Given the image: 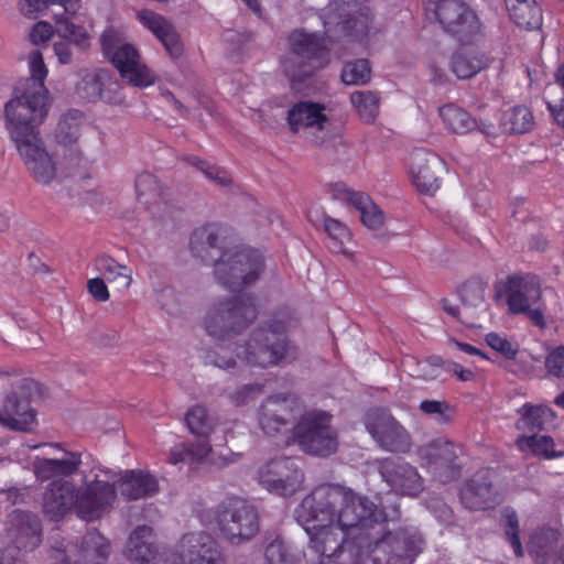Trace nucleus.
<instances>
[{
  "instance_id": "1",
  "label": "nucleus",
  "mask_w": 564,
  "mask_h": 564,
  "mask_svg": "<svg viewBox=\"0 0 564 564\" xmlns=\"http://www.w3.org/2000/svg\"><path fill=\"white\" fill-rule=\"evenodd\" d=\"M315 564H412L423 540L415 530H386L382 512L337 484L315 487L294 510Z\"/></svg>"
},
{
  "instance_id": "2",
  "label": "nucleus",
  "mask_w": 564,
  "mask_h": 564,
  "mask_svg": "<svg viewBox=\"0 0 564 564\" xmlns=\"http://www.w3.org/2000/svg\"><path fill=\"white\" fill-rule=\"evenodd\" d=\"M82 455L66 452L59 458L35 457L34 476L48 481L43 492L42 509L51 520L58 521L74 511L80 519L93 521L109 511L117 490L128 500L142 499L159 491L156 478L144 470L113 471L94 467L82 468Z\"/></svg>"
},
{
  "instance_id": "3",
  "label": "nucleus",
  "mask_w": 564,
  "mask_h": 564,
  "mask_svg": "<svg viewBox=\"0 0 564 564\" xmlns=\"http://www.w3.org/2000/svg\"><path fill=\"white\" fill-rule=\"evenodd\" d=\"M218 239L219 229L216 226L197 228L191 237V250L205 261H214L217 281L229 291L239 292L254 283L263 271L262 254L238 246L220 250Z\"/></svg>"
},
{
  "instance_id": "4",
  "label": "nucleus",
  "mask_w": 564,
  "mask_h": 564,
  "mask_svg": "<svg viewBox=\"0 0 564 564\" xmlns=\"http://www.w3.org/2000/svg\"><path fill=\"white\" fill-rule=\"evenodd\" d=\"M289 316H274L256 328L235 350L219 346L214 352L213 364L225 370H236L240 365L268 368L296 356V347L288 339Z\"/></svg>"
},
{
  "instance_id": "5",
  "label": "nucleus",
  "mask_w": 564,
  "mask_h": 564,
  "mask_svg": "<svg viewBox=\"0 0 564 564\" xmlns=\"http://www.w3.org/2000/svg\"><path fill=\"white\" fill-rule=\"evenodd\" d=\"M45 117H4V128L30 176L39 184L48 185L64 172L47 151L39 127Z\"/></svg>"
},
{
  "instance_id": "6",
  "label": "nucleus",
  "mask_w": 564,
  "mask_h": 564,
  "mask_svg": "<svg viewBox=\"0 0 564 564\" xmlns=\"http://www.w3.org/2000/svg\"><path fill=\"white\" fill-rule=\"evenodd\" d=\"M319 18L327 33L361 46L373 43L383 31L368 4L329 2Z\"/></svg>"
},
{
  "instance_id": "7",
  "label": "nucleus",
  "mask_w": 564,
  "mask_h": 564,
  "mask_svg": "<svg viewBox=\"0 0 564 564\" xmlns=\"http://www.w3.org/2000/svg\"><path fill=\"white\" fill-rule=\"evenodd\" d=\"M496 295L505 301L512 315H524L534 326H547L546 302L542 280L531 272H516L496 284Z\"/></svg>"
},
{
  "instance_id": "8",
  "label": "nucleus",
  "mask_w": 564,
  "mask_h": 564,
  "mask_svg": "<svg viewBox=\"0 0 564 564\" xmlns=\"http://www.w3.org/2000/svg\"><path fill=\"white\" fill-rule=\"evenodd\" d=\"M328 63V40L317 33L293 30L288 50L280 57V68L293 85L301 84Z\"/></svg>"
},
{
  "instance_id": "9",
  "label": "nucleus",
  "mask_w": 564,
  "mask_h": 564,
  "mask_svg": "<svg viewBox=\"0 0 564 564\" xmlns=\"http://www.w3.org/2000/svg\"><path fill=\"white\" fill-rule=\"evenodd\" d=\"M30 77L21 80L12 97L4 102V117H46L50 108V93L45 87L48 69L39 50L26 56Z\"/></svg>"
},
{
  "instance_id": "10",
  "label": "nucleus",
  "mask_w": 564,
  "mask_h": 564,
  "mask_svg": "<svg viewBox=\"0 0 564 564\" xmlns=\"http://www.w3.org/2000/svg\"><path fill=\"white\" fill-rule=\"evenodd\" d=\"M257 315V304L251 295L234 296L214 304L203 319V327L214 339L227 341L246 329Z\"/></svg>"
},
{
  "instance_id": "11",
  "label": "nucleus",
  "mask_w": 564,
  "mask_h": 564,
  "mask_svg": "<svg viewBox=\"0 0 564 564\" xmlns=\"http://www.w3.org/2000/svg\"><path fill=\"white\" fill-rule=\"evenodd\" d=\"M293 440L306 454L327 457L339 446L337 429L333 415L323 410H307L299 416L292 429Z\"/></svg>"
},
{
  "instance_id": "12",
  "label": "nucleus",
  "mask_w": 564,
  "mask_h": 564,
  "mask_svg": "<svg viewBox=\"0 0 564 564\" xmlns=\"http://www.w3.org/2000/svg\"><path fill=\"white\" fill-rule=\"evenodd\" d=\"M100 41L104 54L128 84L145 88L155 83V73L142 62L135 46L126 42L124 33L121 30L107 29Z\"/></svg>"
},
{
  "instance_id": "13",
  "label": "nucleus",
  "mask_w": 564,
  "mask_h": 564,
  "mask_svg": "<svg viewBox=\"0 0 564 564\" xmlns=\"http://www.w3.org/2000/svg\"><path fill=\"white\" fill-rule=\"evenodd\" d=\"M41 524L36 516L14 510L8 516L6 528V547L1 564H24L25 554L34 551L41 543Z\"/></svg>"
},
{
  "instance_id": "14",
  "label": "nucleus",
  "mask_w": 564,
  "mask_h": 564,
  "mask_svg": "<svg viewBox=\"0 0 564 564\" xmlns=\"http://www.w3.org/2000/svg\"><path fill=\"white\" fill-rule=\"evenodd\" d=\"M258 482L269 492L289 497L302 489L303 470L289 457H279L263 464L257 473Z\"/></svg>"
},
{
  "instance_id": "15",
  "label": "nucleus",
  "mask_w": 564,
  "mask_h": 564,
  "mask_svg": "<svg viewBox=\"0 0 564 564\" xmlns=\"http://www.w3.org/2000/svg\"><path fill=\"white\" fill-rule=\"evenodd\" d=\"M223 535L231 543L252 539L259 531V516L253 506L238 498L229 499L218 516Z\"/></svg>"
},
{
  "instance_id": "16",
  "label": "nucleus",
  "mask_w": 564,
  "mask_h": 564,
  "mask_svg": "<svg viewBox=\"0 0 564 564\" xmlns=\"http://www.w3.org/2000/svg\"><path fill=\"white\" fill-rule=\"evenodd\" d=\"M434 14L445 31L459 42L468 43L480 33V22L476 13L460 0H438Z\"/></svg>"
},
{
  "instance_id": "17",
  "label": "nucleus",
  "mask_w": 564,
  "mask_h": 564,
  "mask_svg": "<svg viewBox=\"0 0 564 564\" xmlns=\"http://www.w3.org/2000/svg\"><path fill=\"white\" fill-rule=\"evenodd\" d=\"M80 98L88 101H102L108 105L119 106L124 102V94L121 84L105 68H91L83 73L76 87Z\"/></svg>"
},
{
  "instance_id": "18",
  "label": "nucleus",
  "mask_w": 564,
  "mask_h": 564,
  "mask_svg": "<svg viewBox=\"0 0 564 564\" xmlns=\"http://www.w3.org/2000/svg\"><path fill=\"white\" fill-rule=\"evenodd\" d=\"M300 400L293 394L269 397L261 405L258 421L268 435H275L290 430L291 422L301 413Z\"/></svg>"
},
{
  "instance_id": "19",
  "label": "nucleus",
  "mask_w": 564,
  "mask_h": 564,
  "mask_svg": "<svg viewBox=\"0 0 564 564\" xmlns=\"http://www.w3.org/2000/svg\"><path fill=\"white\" fill-rule=\"evenodd\" d=\"M366 429L384 451L405 453L411 447L410 434L389 413L379 411L369 413L366 420Z\"/></svg>"
},
{
  "instance_id": "20",
  "label": "nucleus",
  "mask_w": 564,
  "mask_h": 564,
  "mask_svg": "<svg viewBox=\"0 0 564 564\" xmlns=\"http://www.w3.org/2000/svg\"><path fill=\"white\" fill-rule=\"evenodd\" d=\"M175 549L182 561L187 558V564H226L219 544L203 531L184 534Z\"/></svg>"
},
{
  "instance_id": "21",
  "label": "nucleus",
  "mask_w": 564,
  "mask_h": 564,
  "mask_svg": "<svg viewBox=\"0 0 564 564\" xmlns=\"http://www.w3.org/2000/svg\"><path fill=\"white\" fill-rule=\"evenodd\" d=\"M379 469L382 479L398 495L415 496L423 490V479L417 470L401 458L383 459Z\"/></svg>"
},
{
  "instance_id": "22",
  "label": "nucleus",
  "mask_w": 564,
  "mask_h": 564,
  "mask_svg": "<svg viewBox=\"0 0 564 564\" xmlns=\"http://www.w3.org/2000/svg\"><path fill=\"white\" fill-rule=\"evenodd\" d=\"M288 122L293 132L323 133L326 135L332 128L326 107L312 101L295 104L289 110Z\"/></svg>"
},
{
  "instance_id": "23",
  "label": "nucleus",
  "mask_w": 564,
  "mask_h": 564,
  "mask_svg": "<svg viewBox=\"0 0 564 564\" xmlns=\"http://www.w3.org/2000/svg\"><path fill=\"white\" fill-rule=\"evenodd\" d=\"M445 169L444 161L435 153L417 149L412 153L410 173L413 185L424 194H432L440 187L438 173Z\"/></svg>"
},
{
  "instance_id": "24",
  "label": "nucleus",
  "mask_w": 564,
  "mask_h": 564,
  "mask_svg": "<svg viewBox=\"0 0 564 564\" xmlns=\"http://www.w3.org/2000/svg\"><path fill=\"white\" fill-rule=\"evenodd\" d=\"M55 33L67 40L79 50H88L91 45L94 24L93 21L79 10L74 12H57L53 15Z\"/></svg>"
},
{
  "instance_id": "25",
  "label": "nucleus",
  "mask_w": 564,
  "mask_h": 564,
  "mask_svg": "<svg viewBox=\"0 0 564 564\" xmlns=\"http://www.w3.org/2000/svg\"><path fill=\"white\" fill-rule=\"evenodd\" d=\"M490 471L484 470L469 480L460 491L463 505L470 510H486L499 502V496L492 489Z\"/></svg>"
},
{
  "instance_id": "26",
  "label": "nucleus",
  "mask_w": 564,
  "mask_h": 564,
  "mask_svg": "<svg viewBox=\"0 0 564 564\" xmlns=\"http://www.w3.org/2000/svg\"><path fill=\"white\" fill-rule=\"evenodd\" d=\"M156 551L152 528L139 525L129 534L123 554L132 564H149L155 558Z\"/></svg>"
},
{
  "instance_id": "27",
  "label": "nucleus",
  "mask_w": 564,
  "mask_h": 564,
  "mask_svg": "<svg viewBox=\"0 0 564 564\" xmlns=\"http://www.w3.org/2000/svg\"><path fill=\"white\" fill-rule=\"evenodd\" d=\"M35 421V412L25 398L15 394L7 397L0 410V425L13 431H29Z\"/></svg>"
},
{
  "instance_id": "28",
  "label": "nucleus",
  "mask_w": 564,
  "mask_h": 564,
  "mask_svg": "<svg viewBox=\"0 0 564 564\" xmlns=\"http://www.w3.org/2000/svg\"><path fill=\"white\" fill-rule=\"evenodd\" d=\"M449 69L458 79H469L489 65V57L474 46H462L453 53Z\"/></svg>"
},
{
  "instance_id": "29",
  "label": "nucleus",
  "mask_w": 564,
  "mask_h": 564,
  "mask_svg": "<svg viewBox=\"0 0 564 564\" xmlns=\"http://www.w3.org/2000/svg\"><path fill=\"white\" fill-rule=\"evenodd\" d=\"M110 555L108 540L98 532H88L75 547V564H106Z\"/></svg>"
},
{
  "instance_id": "30",
  "label": "nucleus",
  "mask_w": 564,
  "mask_h": 564,
  "mask_svg": "<svg viewBox=\"0 0 564 564\" xmlns=\"http://www.w3.org/2000/svg\"><path fill=\"white\" fill-rule=\"evenodd\" d=\"M518 414L520 417L516 422V429L524 433L541 431L554 419L553 411L542 404L524 403L518 410Z\"/></svg>"
},
{
  "instance_id": "31",
  "label": "nucleus",
  "mask_w": 564,
  "mask_h": 564,
  "mask_svg": "<svg viewBox=\"0 0 564 564\" xmlns=\"http://www.w3.org/2000/svg\"><path fill=\"white\" fill-rule=\"evenodd\" d=\"M95 269L108 282L116 283L119 290H128L132 284L131 268L119 263L107 254H101L95 260Z\"/></svg>"
},
{
  "instance_id": "32",
  "label": "nucleus",
  "mask_w": 564,
  "mask_h": 564,
  "mask_svg": "<svg viewBox=\"0 0 564 564\" xmlns=\"http://www.w3.org/2000/svg\"><path fill=\"white\" fill-rule=\"evenodd\" d=\"M438 115L446 129L457 134L469 133L478 127L476 119L455 104L440 107Z\"/></svg>"
},
{
  "instance_id": "33",
  "label": "nucleus",
  "mask_w": 564,
  "mask_h": 564,
  "mask_svg": "<svg viewBox=\"0 0 564 564\" xmlns=\"http://www.w3.org/2000/svg\"><path fill=\"white\" fill-rule=\"evenodd\" d=\"M419 456L427 467H446L453 463L455 449L449 441L438 438L421 446Z\"/></svg>"
},
{
  "instance_id": "34",
  "label": "nucleus",
  "mask_w": 564,
  "mask_h": 564,
  "mask_svg": "<svg viewBox=\"0 0 564 564\" xmlns=\"http://www.w3.org/2000/svg\"><path fill=\"white\" fill-rule=\"evenodd\" d=\"M507 8L513 22L524 29L541 24V9L534 0H507Z\"/></svg>"
},
{
  "instance_id": "35",
  "label": "nucleus",
  "mask_w": 564,
  "mask_h": 564,
  "mask_svg": "<svg viewBox=\"0 0 564 564\" xmlns=\"http://www.w3.org/2000/svg\"><path fill=\"white\" fill-rule=\"evenodd\" d=\"M516 445L522 453H531L545 459L557 458L564 455V452L554 449V441L549 435H521L516 440Z\"/></svg>"
},
{
  "instance_id": "36",
  "label": "nucleus",
  "mask_w": 564,
  "mask_h": 564,
  "mask_svg": "<svg viewBox=\"0 0 564 564\" xmlns=\"http://www.w3.org/2000/svg\"><path fill=\"white\" fill-rule=\"evenodd\" d=\"M488 283L484 279L473 278L465 281L457 290L458 296L466 308L485 311Z\"/></svg>"
},
{
  "instance_id": "37",
  "label": "nucleus",
  "mask_w": 564,
  "mask_h": 564,
  "mask_svg": "<svg viewBox=\"0 0 564 564\" xmlns=\"http://www.w3.org/2000/svg\"><path fill=\"white\" fill-rule=\"evenodd\" d=\"M135 193L138 200L150 208L156 205L164 198V188L159 180L150 174H140L135 181Z\"/></svg>"
},
{
  "instance_id": "38",
  "label": "nucleus",
  "mask_w": 564,
  "mask_h": 564,
  "mask_svg": "<svg viewBox=\"0 0 564 564\" xmlns=\"http://www.w3.org/2000/svg\"><path fill=\"white\" fill-rule=\"evenodd\" d=\"M558 540V532L554 529L542 528L534 532L528 543L529 553L535 557L536 561L541 560V563H546L544 560L552 552L553 546Z\"/></svg>"
},
{
  "instance_id": "39",
  "label": "nucleus",
  "mask_w": 564,
  "mask_h": 564,
  "mask_svg": "<svg viewBox=\"0 0 564 564\" xmlns=\"http://www.w3.org/2000/svg\"><path fill=\"white\" fill-rule=\"evenodd\" d=\"M502 129L510 133H525L534 126V118L527 107L517 106L503 113Z\"/></svg>"
},
{
  "instance_id": "40",
  "label": "nucleus",
  "mask_w": 564,
  "mask_h": 564,
  "mask_svg": "<svg viewBox=\"0 0 564 564\" xmlns=\"http://www.w3.org/2000/svg\"><path fill=\"white\" fill-rule=\"evenodd\" d=\"M84 118L80 111L74 110L64 115L56 129V139L61 144L72 145L80 137Z\"/></svg>"
},
{
  "instance_id": "41",
  "label": "nucleus",
  "mask_w": 564,
  "mask_h": 564,
  "mask_svg": "<svg viewBox=\"0 0 564 564\" xmlns=\"http://www.w3.org/2000/svg\"><path fill=\"white\" fill-rule=\"evenodd\" d=\"M350 101L361 120L372 122L376 119L380 107V97L377 93L369 90L354 91L350 95Z\"/></svg>"
},
{
  "instance_id": "42",
  "label": "nucleus",
  "mask_w": 564,
  "mask_h": 564,
  "mask_svg": "<svg viewBox=\"0 0 564 564\" xmlns=\"http://www.w3.org/2000/svg\"><path fill=\"white\" fill-rule=\"evenodd\" d=\"M324 229L333 240V248L336 252H340L346 257L352 256V252L345 247L351 240V234L343 223L332 217H325Z\"/></svg>"
},
{
  "instance_id": "43",
  "label": "nucleus",
  "mask_w": 564,
  "mask_h": 564,
  "mask_svg": "<svg viewBox=\"0 0 564 564\" xmlns=\"http://www.w3.org/2000/svg\"><path fill=\"white\" fill-rule=\"evenodd\" d=\"M371 78V67L367 59L347 63L341 70V79L347 85H365Z\"/></svg>"
},
{
  "instance_id": "44",
  "label": "nucleus",
  "mask_w": 564,
  "mask_h": 564,
  "mask_svg": "<svg viewBox=\"0 0 564 564\" xmlns=\"http://www.w3.org/2000/svg\"><path fill=\"white\" fill-rule=\"evenodd\" d=\"M419 408L441 425L449 423L455 416L454 408L446 401L424 400Z\"/></svg>"
},
{
  "instance_id": "45",
  "label": "nucleus",
  "mask_w": 564,
  "mask_h": 564,
  "mask_svg": "<svg viewBox=\"0 0 564 564\" xmlns=\"http://www.w3.org/2000/svg\"><path fill=\"white\" fill-rule=\"evenodd\" d=\"M361 203L356 206L360 212L361 223L371 230H377L383 225V214L379 207L365 194L361 197Z\"/></svg>"
},
{
  "instance_id": "46",
  "label": "nucleus",
  "mask_w": 564,
  "mask_h": 564,
  "mask_svg": "<svg viewBox=\"0 0 564 564\" xmlns=\"http://www.w3.org/2000/svg\"><path fill=\"white\" fill-rule=\"evenodd\" d=\"M505 520V534L509 543L511 544L514 554L518 557H522L524 555V550L520 540V531H519V520L514 510L510 508H506L502 512Z\"/></svg>"
},
{
  "instance_id": "47",
  "label": "nucleus",
  "mask_w": 564,
  "mask_h": 564,
  "mask_svg": "<svg viewBox=\"0 0 564 564\" xmlns=\"http://www.w3.org/2000/svg\"><path fill=\"white\" fill-rule=\"evenodd\" d=\"M138 21L148 29L158 40L165 33L173 24L163 15L152 10H141L137 14Z\"/></svg>"
},
{
  "instance_id": "48",
  "label": "nucleus",
  "mask_w": 564,
  "mask_h": 564,
  "mask_svg": "<svg viewBox=\"0 0 564 564\" xmlns=\"http://www.w3.org/2000/svg\"><path fill=\"white\" fill-rule=\"evenodd\" d=\"M186 424L189 431L197 436H207L213 430L206 410L202 406H194L187 412Z\"/></svg>"
},
{
  "instance_id": "49",
  "label": "nucleus",
  "mask_w": 564,
  "mask_h": 564,
  "mask_svg": "<svg viewBox=\"0 0 564 564\" xmlns=\"http://www.w3.org/2000/svg\"><path fill=\"white\" fill-rule=\"evenodd\" d=\"M327 194L334 200L351 205L356 208L365 195L362 192H357L341 182L332 183L327 186Z\"/></svg>"
},
{
  "instance_id": "50",
  "label": "nucleus",
  "mask_w": 564,
  "mask_h": 564,
  "mask_svg": "<svg viewBox=\"0 0 564 564\" xmlns=\"http://www.w3.org/2000/svg\"><path fill=\"white\" fill-rule=\"evenodd\" d=\"M485 340L488 346L507 359H514L519 351V346L516 341L508 339L507 336L499 333H488Z\"/></svg>"
},
{
  "instance_id": "51",
  "label": "nucleus",
  "mask_w": 564,
  "mask_h": 564,
  "mask_svg": "<svg viewBox=\"0 0 564 564\" xmlns=\"http://www.w3.org/2000/svg\"><path fill=\"white\" fill-rule=\"evenodd\" d=\"M188 162L217 185L226 186L231 182L230 175L220 167L210 165L196 156L188 158Z\"/></svg>"
},
{
  "instance_id": "52",
  "label": "nucleus",
  "mask_w": 564,
  "mask_h": 564,
  "mask_svg": "<svg viewBox=\"0 0 564 564\" xmlns=\"http://www.w3.org/2000/svg\"><path fill=\"white\" fill-rule=\"evenodd\" d=\"M267 564H295L283 541L273 540L265 549Z\"/></svg>"
},
{
  "instance_id": "53",
  "label": "nucleus",
  "mask_w": 564,
  "mask_h": 564,
  "mask_svg": "<svg viewBox=\"0 0 564 564\" xmlns=\"http://www.w3.org/2000/svg\"><path fill=\"white\" fill-rule=\"evenodd\" d=\"M544 364L550 376L564 379V345L550 349Z\"/></svg>"
},
{
  "instance_id": "54",
  "label": "nucleus",
  "mask_w": 564,
  "mask_h": 564,
  "mask_svg": "<svg viewBox=\"0 0 564 564\" xmlns=\"http://www.w3.org/2000/svg\"><path fill=\"white\" fill-rule=\"evenodd\" d=\"M555 86L561 89L563 97L558 105L547 101V109L551 112L554 121L564 128V64L555 73Z\"/></svg>"
},
{
  "instance_id": "55",
  "label": "nucleus",
  "mask_w": 564,
  "mask_h": 564,
  "mask_svg": "<svg viewBox=\"0 0 564 564\" xmlns=\"http://www.w3.org/2000/svg\"><path fill=\"white\" fill-rule=\"evenodd\" d=\"M159 41L163 44L171 57L178 58L183 54V42L174 26L170 28L167 32L159 39Z\"/></svg>"
},
{
  "instance_id": "56",
  "label": "nucleus",
  "mask_w": 564,
  "mask_h": 564,
  "mask_svg": "<svg viewBox=\"0 0 564 564\" xmlns=\"http://www.w3.org/2000/svg\"><path fill=\"white\" fill-rule=\"evenodd\" d=\"M262 392V387L258 383L246 384L230 394V400L236 405H243L253 400Z\"/></svg>"
},
{
  "instance_id": "57",
  "label": "nucleus",
  "mask_w": 564,
  "mask_h": 564,
  "mask_svg": "<svg viewBox=\"0 0 564 564\" xmlns=\"http://www.w3.org/2000/svg\"><path fill=\"white\" fill-rule=\"evenodd\" d=\"M55 32V28L46 22L40 21L33 25L29 33L30 41L34 44H41L48 41L53 33Z\"/></svg>"
},
{
  "instance_id": "58",
  "label": "nucleus",
  "mask_w": 564,
  "mask_h": 564,
  "mask_svg": "<svg viewBox=\"0 0 564 564\" xmlns=\"http://www.w3.org/2000/svg\"><path fill=\"white\" fill-rule=\"evenodd\" d=\"M87 289L97 301L106 302L109 300L110 294L104 279L94 278L88 280Z\"/></svg>"
},
{
  "instance_id": "59",
  "label": "nucleus",
  "mask_w": 564,
  "mask_h": 564,
  "mask_svg": "<svg viewBox=\"0 0 564 564\" xmlns=\"http://www.w3.org/2000/svg\"><path fill=\"white\" fill-rule=\"evenodd\" d=\"M20 9L23 15L33 19L43 14L46 11L47 6L44 0H22Z\"/></svg>"
},
{
  "instance_id": "60",
  "label": "nucleus",
  "mask_w": 564,
  "mask_h": 564,
  "mask_svg": "<svg viewBox=\"0 0 564 564\" xmlns=\"http://www.w3.org/2000/svg\"><path fill=\"white\" fill-rule=\"evenodd\" d=\"M212 447L207 442H200L196 445L188 446L191 464L202 463L210 454Z\"/></svg>"
},
{
  "instance_id": "61",
  "label": "nucleus",
  "mask_w": 564,
  "mask_h": 564,
  "mask_svg": "<svg viewBox=\"0 0 564 564\" xmlns=\"http://www.w3.org/2000/svg\"><path fill=\"white\" fill-rule=\"evenodd\" d=\"M169 462L173 465L180 463H191L188 446L186 444H176L171 448Z\"/></svg>"
},
{
  "instance_id": "62",
  "label": "nucleus",
  "mask_w": 564,
  "mask_h": 564,
  "mask_svg": "<svg viewBox=\"0 0 564 564\" xmlns=\"http://www.w3.org/2000/svg\"><path fill=\"white\" fill-rule=\"evenodd\" d=\"M53 50L59 64L66 65L72 63L73 52L69 42H55L53 45Z\"/></svg>"
},
{
  "instance_id": "63",
  "label": "nucleus",
  "mask_w": 564,
  "mask_h": 564,
  "mask_svg": "<svg viewBox=\"0 0 564 564\" xmlns=\"http://www.w3.org/2000/svg\"><path fill=\"white\" fill-rule=\"evenodd\" d=\"M87 160L78 151H72L69 156H65V167L69 170V174H76L79 169L87 165Z\"/></svg>"
},
{
  "instance_id": "64",
  "label": "nucleus",
  "mask_w": 564,
  "mask_h": 564,
  "mask_svg": "<svg viewBox=\"0 0 564 564\" xmlns=\"http://www.w3.org/2000/svg\"><path fill=\"white\" fill-rule=\"evenodd\" d=\"M429 70L431 79L434 84L443 85L448 82V76L446 72L436 61H431L429 63Z\"/></svg>"
}]
</instances>
